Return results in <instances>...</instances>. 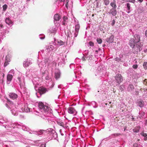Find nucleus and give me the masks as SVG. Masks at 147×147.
Masks as SVG:
<instances>
[{"mask_svg":"<svg viewBox=\"0 0 147 147\" xmlns=\"http://www.w3.org/2000/svg\"><path fill=\"white\" fill-rule=\"evenodd\" d=\"M146 5L147 6V3H146Z\"/></svg>","mask_w":147,"mask_h":147,"instance_id":"obj_53","label":"nucleus"},{"mask_svg":"<svg viewBox=\"0 0 147 147\" xmlns=\"http://www.w3.org/2000/svg\"><path fill=\"white\" fill-rule=\"evenodd\" d=\"M80 27V25L79 24H77L75 26V31L78 33L79 31Z\"/></svg>","mask_w":147,"mask_h":147,"instance_id":"obj_19","label":"nucleus"},{"mask_svg":"<svg viewBox=\"0 0 147 147\" xmlns=\"http://www.w3.org/2000/svg\"><path fill=\"white\" fill-rule=\"evenodd\" d=\"M138 66L137 64L134 65L132 66V67L135 69H136L138 68Z\"/></svg>","mask_w":147,"mask_h":147,"instance_id":"obj_33","label":"nucleus"},{"mask_svg":"<svg viewBox=\"0 0 147 147\" xmlns=\"http://www.w3.org/2000/svg\"><path fill=\"white\" fill-rule=\"evenodd\" d=\"M75 111L76 110L73 107H69L68 108V112L70 114H73Z\"/></svg>","mask_w":147,"mask_h":147,"instance_id":"obj_8","label":"nucleus"},{"mask_svg":"<svg viewBox=\"0 0 147 147\" xmlns=\"http://www.w3.org/2000/svg\"><path fill=\"white\" fill-rule=\"evenodd\" d=\"M22 111L24 112H28L30 111V109L28 107V105L27 104L24 105L22 108Z\"/></svg>","mask_w":147,"mask_h":147,"instance_id":"obj_5","label":"nucleus"},{"mask_svg":"<svg viewBox=\"0 0 147 147\" xmlns=\"http://www.w3.org/2000/svg\"><path fill=\"white\" fill-rule=\"evenodd\" d=\"M105 45L104 44V45H103V47H105Z\"/></svg>","mask_w":147,"mask_h":147,"instance_id":"obj_48","label":"nucleus"},{"mask_svg":"<svg viewBox=\"0 0 147 147\" xmlns=\"http://www.w3.org/2000/svg\"><path fill=\"white\" fill-rule=\"evenodd\" d=\"M94 14H92V16H94Z\"/></svg>","mask_w":147,"mask_h":147,"instance_id":"obj_51","label":"nucleus"},{"mask_svg":"<svg viewBox=\"0 0 147 147\" xmlns=\"http://www.w3.org/2000/svg\"><path fill=\"white\" fill-rule=\"evenodd\" d=\"M144 83L145 85H147V79H145L144 80Z\"/></svg>","mask_w":147,"mask_h":147,"instance_id":"obj_37","label":"nucleus"},{"mask_svg":"<svg viewBox=\"0 0 147 147\" xmlns=\"http://www.w3.org/2000/svg\"><path fill=\"white\" fill-rule=\"evenodd\" d=\"M5 22L8 25L11 24L13 23V22H12L11 20L9 18H6Z\"/></svg>","mask_w":147,"mask_h":147,"instance_id":"obj_13","label":"nucleus"},{"mask_svg":"<svg viewBox=\"0 0 147 147\" xmlns=\"http://www.w3.org/2000/svg\"><path fill=\"white\" fill-rule=\"evenodd\" d=\"M12 78V75L8 74L7 75V80L9 82L11 81Z\"/></svg>","mask_w":147,"mask_h":147,"instance_id":"obj_18","label":"nucleus"},{"mask_svg":"<svg viewBox=\"0 0 147 147\" xmlns=\"http://www.w3.org/2000/svg\"><path fill=\"white\" fill-rule=\"evenodd\" d=\"M53 47L52 45H50L48 46L47 47V49L48 50H49V51H51L53 50Z\"/></svg>","mask_w":147,"mask_h":147,"instance_id":"obj_21","label":"nucleus"},{"mask_svg":"<svg viewBox=\"0 0 147 147\" xmlns=\"http://www.w3.org/2000/svg\"><path fill=\"white\" fill-rule=\"evenodd\" d=\"M120 135V134L119 133H117V134H112V136H114V137H116V136H119Z\"/></svg>","mask_w":147,"mask_h":147,"instance_id":"obj_31","label":"nucleus"},{"mask_svg":"<svg viewBox=\"0 0 147 147\" xmlns=\"http://www.w3.org/2000/svg\"><path fill=\"white\" fill-rule=\"evenodd\" d=\"M138 105L140 107H143L144 105V102L141 100H140L138 102Z\"/></svg>","mask_w":147,"mask_h":147,"instance_id":"obj_17","label":"nucleus"},{"mask_svg":"<svg viewBox=\"0 0 147 147\" xmlns=\"http://www.w3.org/2000/svg\"><path fill=\"white\" fill-rule=\"evenodd\" d=\"M40 147H46V144H42L40 146Z\"/></svg>","mask_w":147,"mask_h":147,"instance_id":"obj_39","label":"nucleus"},{"mask_svg":"<svg viewBox=\"0 0 147 147\" xmlns=\"http://www.w3.org/2000/svg\"><path fill=\"white\" fill-rule=\"evenodd\" d=\"M38 107L42 112H43L44 115L50 114L52 113V110L47 106L45 105L44 104L41 102H40L38 103Z\"/></svg>","mask_w":147,"mask_h":147,"instance_id":"obj_1","label":"nucleus"},{"mask_svg":"<svg viewBox=\"0 0 147 147\" xmlns=\"http://www.w3.org/2000/svg\"><path fill=\"white\" fill-rule=\"evenodd\" d=\"M136 43L134 38H131L129 40V45L131 47L135 45Z\"/></svg>","mask_w":147,"mask_h":147,"instance_id":"obj_9","label":"nucleus"},{"mask_svg":"<svg viewBox=\"0 0 147 147\" xmlns=\"http://www.w3.org/2000/svg\"><path fill=\"white\" fill-rule=\"evenodd\" d=\"M115 61H118V62H123V61H121V59L120 58H118V57H116L115 59Z\"/></svg>","mask_w":147,"mask_h":147,"instance_id":"obj_25","label":"nucleus"},{"mask_svg":"<svg viewBox=\"0 0 147 147\" xmlns=\"http://www.w3.org/2000/svg\"><path fill=\"white\" fill-rule=\"evenodd\" d=\"M115 20H113V22L111 24H112V26H113L114 24H115Z\"/></svg>","mask_w":147,"mask_h":147,"instance_id":"obj_40","label":"nucleus"},{"mask_svg":"<svg viewBox=\"0 0 147 147\" xmlns=\"http://www.w3.org/2000/svg\"><path fill=\"white\" fill-rule=\"evenodd\" d=\"M3 10L5 11L7 8V6L5 4L3 6Z\"/></svg>","mask_w":147,"mask_h":147,"instance_id":"obj_27","label":"nucleus"},{"mask_svg":"<svg viewBox=\"0 0 147 147\" xmlns=\"http://www.w3.org/2000/svg\"><path fill=\"white\" fill-rule=\"evenodd\" d=\"M134 41L136 43L138 42L139 41L140 38V37L137 34H136L134 35Z\"/></svg>","mask_w":147,"mask_h":147,"instance_id":"obj_11","label":"nucleus"},{"mask_svg":"<svg viewBox=\"0 0 147 147\" xmlns=\"http://www.w3.org/2000/svg\"><path fill=\"white\" fill-rule=\"evenodd\" d=\"M0 26L1 27H3V25H0Z\"/></svg>","mask_w":147,"mask_h":147,"instance_id":"obj_47","label":"nucleus"},{"mask_svg":"<svg viewBox=\"0 0 147 147\" xmlns=\"http://www.w3.org/2000/svg\"><path fill=\"white\" fill-rule=\"evenodd\" d=\"M140 45L139 44H137L136 45L133 46L132 47V51L134 54L140 51L142 49V45L140 44Z\"/></svg>","mask_w":147,"mask_h":147,"instance_id":"obj_2","label":"nucleus"},{"mask_svg":"<svg viewBox=\"0 0 147 147\" xmlns=\"http://www.w3.org/2000/svg\"><path fill=\"white\" fill-rule=\"evenodd\" d=\"M110 5L113 7L112 8L116 9L117 6L116 4L115 0H113V2L110 3Z\"/></svg>","mask_w":147,"mask_h":147,"instance_id":"obj_15","label":"nucleus"},{"mask_svg":"<svg viewBox=\"0 0 147 147\" xmlns=\"http://www.w3.org/2000/svg\"><path fill=\"white\" fill-rule=\"evenodd\" d=\"M18 79L20 82V86H21V81L20 76L18 77Z\"/></svg>","mask_w":147,"mask_h":147,"instance_id":"obj_32","label":"nucleus"},{"mask_svg":"<svg viewBox=\"0 0 147 147\" xmlns=\"http://www.w3.org/2000/svg\"><path fill=\"white\" fill-rule=\"evenodd\" d=\"M115 81L119 85L122 82L123 80V78L121 74H117L115 77Z\"/></svg>","mask_w":147,"mask_h":147,"instance_id":"obj_3","label":"nucleus"},{"mask_svg":"<svg viewBox=\"0 0 147 147\" xmlns=\"http://www.w3.org/2000/svg\"><path fill=\"white\" fill-rule=\"evenodd\" d=\"M127 7L128 8V10H129L130 9V4L129 3H127Z\"/></svg>","mask_w":147,"mask_h":147,"instance_id":"obj_34","label":"nucleus"},{"mask_svg":"<svg viewBox=\"0 0 147 147\" xmlns=\"http://www.w3.org/2000/svg\"><path fill=\"white\" fill-rule=\"evenodd\" d=\"M89 44L90 46H93L94 45V43L92 42H89Z\"/></svg>","mask_w":147,"mask_h":147,"instance_id":"obj_38","label":"nucleus"},{"mask_svg":"<svg viewBox=\"0 0 147 147\" xmlns=\"http://www.w3.org/2000/svg\"><path fill=\"white\" fill-rule=\"evenodd\" d=\"M68 2V1H67V0H66V2Z\"/></svg>","mask_w":147,"mask_h":147,"instance_id":"obj_50","label":"nucleus"},{"mask_svg":"<svg viewBox=\"0 0 147 147\" xmlns=\"http://www.w3.org/2000/svg\"><path fill=\"white\" fill-rule=\"evenodd\" d=\"M145 35L147 37V30L145 32Z\"/></svg>","mask_w":147,"mask_h":147,"instance_id":"obj_45","label":"nucleus"},{"mask_svg":"<svg viewBox=\"0 0 147 147\" xmlns=\"http://www.w3.org/2000/svg\"><path fill=\"white\" fill-rule=\"evenodd\" d=\"M65 6H66V7L67 8H68V2L67 3H66Z\"/></svg>","mask_w":147,"mask_h":147,"instance_id":"obj_41","label":"nucleus"},{"mask_svg":"<svg viewBox=\"0 0 147 147\" xmlns=\"http://www.w3.org/2000/svg\"><path fill=\"white\" fill-rule=\"evenodd\" d=\"M96 52H98V51H96Z\"/></svg>","mask_w":147,"mask_h":147,"instance_id":"obj_52","label":"nucleus"},{"mask_svg":"<svg viewBox=\"0 0 147 147\" xmlns=\"http://www.w3.org/2000/svg\"><path fill=\"white\" fill-rule=\"evenodd\" d=\"M47 91V89L46 88L43 87H40L38 88V92L40 94L45 93Z\"/></svg>","mask_w":147,"mask_h":147,"instance_id":"obj_4","label":"nucleus"},{"mask_svg":"<svg viewBox=\"0 0 147 147\" xmlns=\"http://www.w3.org/2000/svg\"><path fill=\"white\" fill-rule=\"evenodd\" d=\"M138 1L140 2V3H141L143 1V0H138Z\"/></svg>","mask_w":147,"mask_h":147,"instance_id":"obj_43","label":"nucleus"},{"mask_svg":"<svg viewBox=\"0 0 147 147\" xmlns=\"http://www.w3.org/2000/svg\"><path fill=\"white\" fill-rule=\"evenodd\" d=\"M139 94V92L138 91H136V95H138Z\"/></svg>","mask_w":147,"mask_h":147,"instance_id":"obj_42","label":"nucleus"},{"mask_svg":"<svg viewBox=\"0 0 147 147\" xmlns=\"http://www.w3.org/2000/svg\"><path fill=\"white\" fill-rule=\"evenodd\" d=\"M134 86L132 84H130L127 87V90L128 91L131 92L134 89Z\"/></svg>","mask_w":147,"mask_h":147,"instance_id":"obj_7","label":"nucleus"},{"mask_svg":"<svg viewBox=\"0 0 147 147\" xmlns=\"http://www.w3.org/2000/svg\"><path fill=\"white\" fill-rule=\"evenodd\" d=\"M61 2H64L65 0H59Z\"/></svg>","mask_w":147,"mask_h":147,"instance_id":"obj_46","label":"nucleus"},{"mask_svg":"<svg viewBox=\"0 0 147 147\" xmlns=\"http://www.w3.org/2000/svg\"><path fill=\"white\" fill-rule=\"evenodd\" d=\"M141 134L142 135L145 137L146 136H147V134L146 133H145L144 132L141 133Z\"/></svg>","mask_w":147,"mask_h":147,"instance_id":"obj_36","label":"nucleus"},{"mask_svg":"<svg viewBox=\"0 0 147 147\" xmlns=\"http://www.w3.org/2000/svg\"><path fill=\"white\" fill-rule=\"evenodd\" d=\"M97 41L98 43L100 44L102 42V40L100 38H98L97 39Z\"/></svg>","mask_w":147,"mask_h":147,"instance_id":"obj_29","label":"nucleus"},{"mask_svg":"<svg viewBox=\"0 0 147 147\" xmlns=\"http://www.w3.org/2000/svg\"><path fill=\"white\" fill-rule=\"evenodd\" d=\"M143 66L145 69H147V62H144L143 64Z\"/></svg>","mask_w":147,"mask_h":147,"instance_id":"obj_26","label":"nucleus"},{"mask_svg":"<svg viewBox=\"0 0 147 147\" xmlns=\"http://www.w3.org/2000/svg\"><path fill=\"white\" fill-rule=\"evenodd\" d=\"M140 128V127L139 126L133 129V131L134 132H138L139 131Z\"/></svg>","mask_w":147,"mask_h":147,"instance_id":"obj_20","label":"nucleus"},{"mask_svg":"<svg viewBox=\"0 0 147 147\" xmlns=\"http://www.w3.org/2000/svg\"><path fill=\"white\" fill-rule=\"evenodd\" d=\"M146 90H147V89Z\"/></svg>","mask_w":147,"mask_h":147,"instance_id":"obj_54","label":"nucleus"},{"mask_svg":"<svg viewBox=\"0 0 147 147\" xmlns=\"http://www.w3.org/2000/svg\"><path fill=\"white\" fill-rule=\"evenodd\" d=\"M125 1L126 2H129L133 3H134L135 2V0H125Z\"/></svg>","mask_w":147,"mask_h":147,"instance_id":"obj_28","label":"nucleus"},{"mask_svg":"<svg viewBox=\"0 0 147 147\" xmlns=\"http://www.w3.org/2000/svg\"><path fill=\"white\" fill-rule=\"evenodd\" d=\"M57 44L60 45H63L64 44V42L60 40H57Z\"/></svg>","mask_w":147,"mask_h":147,"instance_id":"obj_23","label":"nucleus"},{"mask_svg":"<svg viewBox=\"0 0 147 147\" xmlns=\"http://www.w3.org/2000/svg\"><path fill=\"white\" fill-rule=\"evenodd\" d=\"M104 2L105 5H107L109 3V0H104Z\"/></svg>","mask_w":147,"mask_h":147,"instance_id":"obj_24","label":"nucleus"},{"mask_svg":"<svg viewBox=\"0 0 147 147\" xmlns=\"http://www.w3.org/2000/svg\"><path fill=\"white\" fill-rule=\"evenodd\" d=\"M9 64V62L8 61H6L4 63V66L6 67Z\"/></svg>","mask_w":147,"mask_h":147,"instance_id":"obj_30","label":"nucleus"},{"mask_svg":"<svg viewBox=\"0 0 147 147\" xmlns=\"http://www.w3.org/2000/svg\"><path fill=\"white\" fill-rule=\"evenodd\" d=\"M54 18L55 20L58 21L61 19V17L59 14H56L54 15Z\"/></svg>","mask_w":147,"mask_h":147,"instance_id":"obj_14","label":"nucleus"},{"mask_svg":"<svg viewBox=\"0 0 147 147\" xmlns=\"http://www.w3.org/2000/svg\"><path fill=\"white\" fill-rule=\"evenodd\" d=\"M134 147H140L137 143H135L133 144Z\"/></svg>","mask_w":147,"mask_h":147,"instance_id":"obj_35","label":"nucleus"},{"mask_svg":"<svg viewBox=\"0 0 147 147\" xmlns=\"http://www.w3.org/2000/svg\"><path fill=\"white\" fill-rule=\"evenodd\" d=\"M111 12L110 13H111L113 16H115L117 14V11L116 9L112 8L111 10Z\"/></svg>","mask_w":147,"mask_h":147,"instance_id":"obj_16","label":"nucleus"},{"mask_svg":"<svg viewBox=\"0 0 147 147\" xmlns=\"http://www.w3.org/2000/svg\"><path fill=\"white\" fill-rule=\"evenodd\" d=\"M60 74L59 72L55 73V77L56 79H57L59 78Z\"/></svg>","mask_w":147,"mask_h":147,"instance_id":"obj_22","label":"nucleus"},{"mask_svg":"<svg viewBox=\"0 0 147 147\" xmlns=\"http://www.w3.org/2000/svg\"><path fill=\"white\" fill-rule=\"evenodd\" d=\"M6 105L7 107H8L7 106H8V105L7 104H6Z\"/></svg>","mask_w":147,"mask_h":147,"instance_id":"obj_49","label":"nucleus"},{"mask_svg":"<svg viewBox=\"0 0 147 147\" xmlns=\"http://www.w3.org/2000/svg\"><path fill=\"white\" fill-rule=\"evenodd\" d=\"M63 22L62 24L64 26L68 22V18L67 17L65 16H64L63 17Z\"/></svg>","mask_w":147,"mask_h":147,"instance_id":"obj_12","label":"nucleus"},{"mask_svg":"<svg viewBox=\"0 0 147 147\" xmlns=\"http://www.w3.org/2000/svg\"><path fill=\"white\" fill-rule=\"evenodd\" d=\"M9 95V97L13 100L17 98L18 97V96L16 94L13 93H10Z\"/></svg>","mask_w":147,"mask_h":147,"instance_id":"obj_6","label":"nucleus"},{"mask_svg":"<svg viewBox=\"0 0 147 147\" xmlns=\"http://www.w3.org/2000/svg\"><path fill=\"white\" fill-rule=\"evenodd\" d=\"M7 101H8L9 102H10L11 103H12V104L13 103L12 102H11L9 99H7Z\"/></svg>","mask_w":147,"mask_h":147,"instance_id":"obj_44","label":"nucleus"},{"mask_svg":"<svg viewBox=\"0 0 147 147\" xmlns=\"http://www.w3.org/2000/svg\"><path fill=\"white\" fill-rule=\"evenodd\" d=\"M31 63V62L30 61V60L27 59L26 61L24 63V65L26 67H28Z\"/></svg>","mask_w":147,"mask_h":147,"instance_id":"obj_10","label":"nucleus"}]
</instances>
